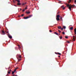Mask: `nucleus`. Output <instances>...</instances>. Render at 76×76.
<instances>
[{
	"mask_svg": "<svg viewBox=\"0 0 76 76\" xmlns=\"http://www.w3.org/2000/svg\"><path fill=\"white\" fill-rule=\"evenodd\" d=\"M74 3L76 4V0H75L74 1Z\"/></svg>",
	"mask_w": 76,
	"mask_h": 76,
	"instance_id": "nucleus-28",
	"label": "nucleus"
},
{
	"mask_svg": "<svg viewBox=\"0 0 76 76\" xmlns=\"http://www.w3.org/2000/svg\"><path fill=\"white\" fill-rule=\"evenodd\" d=\"M62 36H59V38H60V39H62Z\"/></svg>",
	"mask_w": 76,
	"mask_h": 76,
	"instance_id": "nucleus-19",
	"label": "nucleus"
},
{
	"mask_svg": "<svg viewBox=\"0 0 76 76\" xmlns=\"http://www.w3.org/2000/svg\"><path fill=\"white\" fill-rule=\"evenodd\" d=\"M54 34H56V35H58V34L57 33V32H54Z\"/></svg>",
	"mask_w": 76,
	"mask_h": 76,
	"instance_id": "nucleus-12",
	"label": "nucleus"
},
{
	"mask_svg": "<svg viewBox=\"0 0 76 76\" xmlns=\"http://www.w3.org/2000/svg\"><path fill=\"white\" fill-rule=\"evenodd\" d=\"M57 18H56V19L57 21H59L60 20V18H59V17H60V15H58L56 16Z\"/></svg>",
	"mask_w": 76,
	"mask_h": 76,
	"instance_id": "nucleus-2",
	"label": "nucleus"
},
{
	"mask_svg": "<svg viewBox=\"0 0 76 76\" xmlns=\"http://www.w3.org/2000/svg\"><path fill=\"white\" fill-rule=\"evenodd\" d=\"M15 1H15V0H13V2L14 3H15Z\"/></svg>",
	"mask_w": 76,
	"mask_h": 76,
	"instance_id": "nucleus-25",
	"label": "nucleus"
},
{
	"mask_svg": "<svg viewBox=\"0 0 76 76\" xmlns=\"http://www.w3.org/2000/svg\"><path fill=\"white\" fill-rule=\"evenodd\" d=\"M58 28L59 29H61V27L60 26H59L58 27Z\"/></svg>",
	"mask_w": 76,
	"mask_h": 76,
	"instance_id": "nucleus-11",
	"label": "nucleus"
},
{
	"mask_svg": "<svg viewBox=\"0 0 76 76\" xmlns=\"http://www.w3.org/2000/svg\"><path fill=\"white\" fill-rule=\"evenodd\" d=\"M16 69H15V70H14V72H16Z\"/></svg>",
	"mask_w": 76,
	"mask_h": 76,
	"instance_id": "nucleus-40",
	"label": "nucleus"
},
{
	"mask_svg": "<svg viewBox=\"0 0 76 76\" xmlns=\"http://www.w3.org/2000/svg\"><path fill=\"white\" fill-rule=\"evenodd\" d=\"M68 42V43L69 44V43H70V42H69V41H67V42Z\"/></svg>",
	"mask_w": 76,
	"mask_h": 76,
	"instance_id": "nucleus-35",
	"label": "nucleus"
},
{
	"mask_svg": "<svg viewBox=\"0 0 76 76\" xmlns=\"http://www.w3.org/2000/svg\"><path fill=\"white\" fill-rule=\"evenodd\" d=\"M12 76H15V75H12Z\"/></svg>",
	"mask_w": 76,
	"mask_h": 76,
	"instance_id": "nucleus-51",
	"label": "nucleus"
},
{
	"mask_svg": "<svg viewBox=\"0 0 76 76\" xmlns=\"http://www.w3.org/2000/svg\"><path fill=\"white\" fill-rule=\"evenodd\" d=\"M28 18H29V17H24L23 18V19H28Z\"/></svg>",
	"mask_w": 76,
	"mask_h": 76,
	"instance_id": "nucleus-6",
	"label": "nucleus"
},
{
	"mask_svg": "<svg viewBox=\"0 0 76 76\" xmlns=\"http://www.w3.org/2000/svg\"><path fill=\"white\" fill-rule=\"evenodd\" d=\"M73 41H75V38L74 37H73Z\"/></svg>",
	"mask_w": 76,
	"mask_h": 76,
	"instance_id": "nucleus-29",
	"label": "nucleus"
},
{
	"mask_svg": "<svg viewBox=\"0 0 76 76\" xmlns=\"http://www.w3.org/2000/svg\"><path fill=\"white\" fill-rule=\"evenodd\" d=\"M61 8L63 9V8H64V5H63L62 6H61Z\"/></svg>",
	"mask_w": 76,
	"mask_h": 76,
	"instance_id": "nucleus-16",
	"label": "nucleus"
},
{
	"mask_svg": "<svg viewBox=\"0 0 76 76\" xmlns=\"http://www.w3.org/2000/svg\"><path fill=\"white\" fill-rule=\"evenodd\" d=\"M2 33H1V35H5L6 33H5V32L3 30H2L1 31Z\"/></svg>",
	"mask_w": 76,
	"mask_h": 76,
	"instance_id": "nucleus-3",
	"label": "nucleus"
},
{
	"mask_svg": "<svg viewBox=\"0 0 76 76\" xmlns=\"http://www.w3.org/2000/svg\"><path fill=\"white\" fill-rule=\"evenodd\" d=\"M60 19H61V20H62V17H61Z\"/></svg>",
	"mask_w": 76,
	"mask_h": 76,
	"instance_id": "nucleus-38",
	"label": "nucleus"
},
{
	"mask_svg": "<svg viewBox=\"0 0 76 76\" xmlns=\"http://www.w3.org/2000/svg\"><path fill=\"white\" fill-rule=\"evenodd\" d=\"M59 35H60V34H59Z\"/></svg>",
	"mask_w": 76,
	"mask_h": 76,
	"instance_id": "nucleus-56",
	"label": "nucleus"
},
{
	"mask_svg": "<svg viewBox=\"0 0 76 76\" xmlns=\"http://www.w3.org/2000/svg\"><path fill=\"white\" fill-rule=\"evenodd\" d=\"M49 32H52V31H51V30H50L49 31Z\"/></svg>",
	"mask_w": 76,
	"mask_h": 76,
	"instance_id": "nucleus-36",
	"label": "nucleus"
},
{
	"mask_svg": "<svg viewBox=\"0 0 76 76\" xmlns=\"http://www.w3.org/2000/svg\"><path fill=\"white\" fill-rule=\"evenodd\" d=\"M59 3H60V2H59Z\"/></svg>",
	"mask_w": 76,
	"mask_h": 76,
	"instance_id": "nucleus-57",
	"label": "nucleus"
},
{
	"mask_svg": "<svg viewBox=\"0 0 76 76\" xmlns=\"http://www.w3.org/2000/svg\"><path fill=\"white\" fill-rule=\"evenodd\" d=\"M18 62H19V60H18Z\"/></svg>",
	"mask_w": 76,
	"mask_h": 76,
	"instance_id": "nucleus-47",
	"label": "nucleus"
},
{
	"mask_svg": "<svg viewBox=\"0 0 76 76\" xmlns=\"http://www.w3.org/2000/svg\"><path fill=\"white\" fill-rule=\"evenodd\" d=\"M73 27H71L70 28V29L71 30H73Z\"/></svg>",
	"mask_w": 76,
	"mask_h": 76,
	"instance_id": "nucleus-14",
	"label": "nucleus"
},
{
	"mask_svg": "<svg viewBox=\"0 0 76 76\" xmlns=\"http://www.w3.org/2000/svg\"><path fill=\"white\" fill-rule=\"evenodd\" d=\"M55 53L56 54H58V53H56V52H55Z\"/></svg>",
	"mask_w": 76,
	"mask_h": 76,
	"instance_id": "nucleus-37",
	"label": "nucleus"
},
{
	"mask_svg": "<svg viewBox=\"0 0 76 76\" xmlns=\"http://www.w3.org/2000/svg\"><path fill=\"white\" fill-rule=\"evenodd\" d=\"M14 73H15V72H14V71H12V74H14Z\"/></svg>",
	"mask_w": 76,
	"mask_h": 76,
	"instance_id": "nucleus-23",
	"label": "nucleus"
},
{
	"mask_svg": "<svg viewBox=\"0 0 76 76\" xmlns=\"http://www.w3.org/2000/svg\"><path fill=\"white\" fill-rule=\"evenodd\" d=\"M18 1V3H20V1H19V0H18V1Z\"/></svg>",
	"mask_w": 76,
	"mask_h": 76,
	"instance_id": "nucleus-27",
	"label": "nucleus"
},
{
	"mask_svg": "<svg viewBox=\"0 0 76 76\" xmlns=\"http://www.w3.org/2000/svg\"><path fill=\"white\" fill-rule=\"evenodd\" d=\"M10 74H7V76H9V75H10Z\"/></svg>",
	"mask_w": 76,
	"mask_h": 76,
	"instance_id": "nucleus-30",
	"label": "nucleus"
},
{
	"mask_svg": "<svg viewBox=\"0 0 76 76\" xmlns=\"http://www.w3.org/2000/svg\"><path fill=\"white\" fill-rule=\"evenodd\" d=\"M11 71H12V70H11V69H10L9 71L8 72V74H10Z\"/></svg>",
	"mask_w": 76,
	"mask_h": 76,
	"instance_id": "nucleus-9",
	"label": "nucleus"
},
{
	"mask_svg": "<svg viewBox=\"0 0 76 76\" xmlns=\"http://www.w3.org/2000/svg\"><path fill=\"white\" fill-rule=\"evenodd\" d=\"M58 57H60V56H58Z\"/></svg>",
	"mask_w": 76,
	"mask_h": 76,
	"instance_id": "nucleus-48",
	"label": "nucleus"
},
{
	"mask_svg": "<svg viewBox=\"0 0 76 76\" xmlns=\"http://www.w3.org/2000/svg\"><path fill=\"white\" fill-rule=\"evenodd\" d=\"M58 55H60V56L61 55V54L60 53H58Z\"/></svg>",
	"mask_w": 76,
	"mask_h": 76,
	"instance_id": "nucleus-18",
	"label": "nucleus"
},
{
	"mask_svg": "<svg viewBox=\"0 0 76 76\" xmlns=\"http://www.w3.org/2000/svg\"><path fill=\"white\" fill-rule=\"evenodd\" d=\"M64 28V29H66V26H63V28Z\"/></svg>",
	"mask_w": 76,
	"mask_h": 76,
	"instance_id": "nucleus-21",
	"label": "nucleus"
},
{
	"mask_svg": "<svg viewBox=\"0 0 76 76\" xmlns=\"http://www.w3.org/2000/svg\"><path fill=\"white\" fill-rule=\"evenodd\" d=\"M71 1H73V0H71Z\"/></svg>",
	"mask_w": 76,
	"mask_h": 76,
	"instance_id": "nucleus-43",
	"label": "nucleus"
},
{
	"mask_svg": "<svg viewBox=\"0 0 76 76\" xmlns=\"http://www.w3.org/2000/svg\"><path fill=\"white\" fill-rule=\"evenodd\" d=\"M23 16H24V15H23V14H22V15H21V16H22V17Z\"/></svg>",
	"mask_w": 76,
	"mask_h": 76,
	"instance_id": "nucleus-33",
	"label": "nucleus"
},
{
	"mask_svg": "<svg viewBox=\"0 0 76 76\" xmlns=\"http://www.w3.org/2000/svg\"><path fill=\"white\" fill-rule=\"evenodd\" d=\"M66 4V6L67 7H68V9H69L70 11H71L72 10V7H73V6L71 4Z\"/></svg>",
	"mask_w": 76,
	"mask_h": 76,
	"instance_id": "nucleus-1",
	"label": "nucleus"
},
{
	"mask_svg": "<svg viewBox=\"0 0 76 76\" xmlns=\"http://www.w3.org/2000/svg\"><path fill=\"white\" fill-rule=\"evenodd\" d=\"M33 15H30L28 16V18H31V17H32V16Z\"/></svg>",
	"mask_w": 76,
	"mask_h": 76,
	"instance_id": "nucleus-7",
	"label": "nucleus"
},
{
	"mask_svg": "<svg viewBox=\"0 0 76 76\" xmlns=\"http://www.w3.org/2000/svg\"><path fill=\"white\" fill-rule=\"evenodd\" d=\"M14 6H15L16 7H17V6L15 5H14Z\"/></svg>",
	"mask_w": 76,
	"mask_h": 76,
	"instance_id": "nucleus-44",
	"label": "nucleus"
},
{
	"mask_svg": "<svg viewBox=\"0 0 76 76\" xmlns=\"http://www.w3.org/2000/svg\"><path fill=\"white\" fill-rule=\"evenodd\" d=\"M20 10H22V9H20Z\"/></svg>",
	"mask_w": 76,
	"mask_h": 76,
	"instance_id": "nucleus-54",
	"label": "nucleus"
},
{
	"mask_svg": "<svg viewBox=\"0 0 76 76\" xmlns=\"http://www.w3.org/2000/svg\"><path fill=\"white\" fill-rule=\"evenodd\" d=\"M65 38H66L67 39V38H68V37H67V36H65Z\"/></svg>",
	"mask_w": 76,
	"mask_h": 76,
	"instance_id": "nucleus-31",
	"label": "nucleus"
},
{
	"mask_svg": "<svg viewBox=\"0 0 76 76\" xmlns=\"http://www.w3.org/2000/svg\"><path fill=\"white\" fill-rule=\"evenodd\" d=\"M25 10V9L23 10V12H24Z\"/></svg>",
	"mask_w": 76,
	"mask_h": 76,
	"instance_id": "nucleus-39",
	"label": "nucleus"
},
{
	"mask_svg": "<svg viewBox=\"0 0 76 76\" xmlns=\"http://www.w3.org/2000/svg\"><path fill=\"white\" fill-rule=\"evenodd\" d=\"M18 17H20V15H19L18 16Z\"/></svg>",
	"mask_w": 76,
	"mask_h": 76,
	"instance_id": "nucleus-46",
	"label": "nucleus"
},
{
	"mask_svg": "<svg viewBox=\"0 0 76 76\" xmlns=\"http://www.w3.org/2000/svg\"><path fill=\"white\" fill-rule=\"evenodd\" d=\"M1 28V27H0V28Z\"/></svg>",
	"mask_w": 76,
	"mask_h": 76,
	"instance_id": "nucleus-58",
	"label": "nucleus"
},
{
	"mask_svg": "<svg viewBox=\"0 0 76 76\" xmlns=\"http://www.w3.org/2000/svg\"><path fill=\"white\" fill-rule=\"evenodd\" d=\"M61 30H62V31H63V28H61Z\"/></svg>",
	"mask_w": 76,
	"mask_h": 76,
	"instance_id": "nucleus-34",
	"label": "nucleus"
},
{
	"mask_svg": "<svg viewBox=\"0 0 76 76\" xmlns=\"http://www.w3.org/2000/svg\"><path fill=\"white\" fill-rule=\"evenodd\" d=\"M26 13H27V14H29V13H31V12H26Z\"/></svg>",
	"mask_w": 76,
	"mask_h": 76,
	"instance_id": "nucleus-15",
	"label": "nucleus"
},
{
	"mask_svg": "<svg viewBox=\"0 0 76 76\" xmlns=\"http://www.w3.org/2000/svg\"><path fill=\"white\" fill-rule=\"evenodd\" d=\"M18 0H15V1H18Z\"/></svg>",
	"mask_w": 76,
	"mask_h": 76,
	"instance_id": "nucleus-52",
	"label": "nucleus"
},
{
	"mask_svg": "<svg viewBox=\"0 0 76 76\" xmlns=\"http://www.w3.org/2000/svg\"><path fill=\"white\" fill-rule=\"evenodd\" d=\"M18 60L19 61L21 60V59H19L18 58Z\"/></svg>",
	"mask_w": 76,
	"mask_h": 76,
	"instance_id": "nucleus-41",
	"label": "nucleus"
},
{
	"mask_svg": "<svg viewBox=\"0 0 76 76\" xmlns=\"http://www.w3.org/2000/svg\"><path fill=\"white\" fill-rule=\"evenodd\" d=\"M62 34H63V35L65 34V33H64V32H62Z\"/></svg>",
	"mask_w": 76,
	"mask_h": 76,
	"instance_id": "nucleus-26",
	"label": "nucleus"
},
{
	"mask_svg": "<svg viewBox=\"0 0 76 76\" xmlns=\"http://www.w3.org/2000/svg\"><path fill=\"white\" fill-rule=\"evenodd\" d=\"M73 38H75V36H73Z\"/></svg>",
	"mask_w": 76,
	"mask_h": 76,
	"instance_id": "nucleus-53",
	"label": "nucleus"
},
{
	"mask_svg": "<svg viewBox=\"0 0 76 76\" xmlns=\"http://www.w3.org/2000/svg\"><path fill=\"white\" fill-rule=\"evenodd\" d=\"M66 7H65L64 8H63V10H64L65 9V8Z\"/></svg>",
	"mask_w": 76,
	"mask_h": 76,
	"instance_id": "nucleus-32",
	"label": "nucleus"
},
{
	"mask_svg": "<svg viewBox=\"0 0 76 76\" xmlns=\"http://www.w3.org/2000/svg\"><path fill=\"white\" fill-rule=\"evenodd\" d=\"M74 32L75 34V35H76V28L75 29H74Z\"/></svg>",
	"mask_w": 76,
	"mask_h": 76,
	"instance_id": "nucleus-10",
	"label": "nucleus"
},
{
	"mask_svg": "<svg viewBox=\"0 0 76 76\" xmlns=\"http://www.w3.org/2000/svg\"><path fill=\"white\" fill-rule=\"evenodd\" d=\"M25 9L26 10L27 9V7L25 8Z\"/></svg>",
	"mask_w": 76,
	"mask_h": 76,
	"instance_id": "nucleus-42",
	"label": "nucleus"
},
{
	"mask_svg": "<svg viewBox=\"0 0 76 76\" xmlns=\"http://www.w3.org/2000/svg\"><path fill=\"white\" fill-rule=\"evenodd\" d=\"M18 48H20V45H18Z\"/></svg>",
	"mask_w": 76,
	"mask_h": 76,
	"instance_id": "nucleus-22",
	"label": "nucleus"
},
{
	"mask_svg": "<svg viewBox=\"0 0 76 76\" xmlns=\"http://www.w3.org/2000/svg\"><path fill=\"white\" fill-rule=\"evenodd\" d=\"M5 32H6V33H9V31L8 30V29H6Z\"/></svg>",
	"mask_w": 76,
	"mask_h": 76,
	"instance_id": "nucleus-5",
	"label": "nucleus"
},
{
	"mask_svg": "<svg viewBox=\"0 0 76 76\" xmlns=\"http://www.w3.org/2000/svg\"><path fill=\"white\" fill-rule=\"evenodd\" d=\"M15 76H18L17 75H15Z\"/></svg>",
	"mask_w": 76,
	"mask_h": 76,
	"instance_id": "nucleus-55",
	"label": "nucleus"
},
{
	"mask_svg": "<svg viewBox=\"0 0 76 76\" xmlns=\"http://www.w3.org/2000/svg\"><path fill=\"white\" fill-rule=\"evenodd\" d=\"M18 68H15V69L16 70L17 69H18Z\"/></svg>",
	"mask_w": 76,
	"mask_h": 76,
	"instance_id": "nucleus-45",
	"label": "nucleus"
},
{
	"mask_svg": "<svg viewBox=\"0 0 76 76\" xmlns=\"http://www.w3.org/2000/svg\"><path fill=\"white\" fill-rule=\"evenodd\" d=\"M75 5H73V7H75Z\"/></svg>",
	"mask_w": 76,
	"mask_h": 76,
	"instance_id": "nucleus-49",
	"label": "nucleus"
},
{
	"mask_svg": "<svg viewBox=\"0 0 76 76\" xmlns=\"http://www.w3.org/2000/svg\"><path fill=\"white\" fill-rule=\"evenodd\" d=\"M19 58H21V57H22V56H21L20 55L19 56Z\"/></svg>",
	"mask_w": 76,
	"mask_h": 76,
	"instance_id": "nucleus-24",
	"label": "nucleus"
},
{
	"mask_svg": "<svg viewBox=\"0 0 76 76\" xmlns=\"http://www.w3.org/2000/svg\"><path fill=\"white\" fill-rule=\"evenodd\" d=\"M58 31L59 32V34H60V33H61V31H60V30H58Z\"/></svg>",
	"mask_w": 76,
	"mask_h": 76,
	"instance_id": "nucleus-17",
	"label": "nucleus"
},
{
	"mask_svg": "<svg viewBox=\"0 0 76 76\" xmlns=\"http://www.w3.org/2000/svg\"><path fill=\"white\" fill-rule=\"evenodd\" d=\"M26 2H25L24 3H23L22 4V5H25V4H26Z\"/></svg>",
	"mask_w": 76,
	"mask_h": 76,
	"instance_id": "nucleus-13",
	"label": "nucleus"
},
{
	"mask_svg": "<svg viewBox=\"0 0 76 76\" xmlns=\"http://www.w3.org/2000/svg\"><path fill=\"white\" fill-rule=\"evenodd\" d=\"M17 5H18V6H20L21 5V3L20 2L18 3L17 4Z\"/></svg>",
	"mask_w": 76,
	"mask_h": 76,
	"instance_id": "nucleus-8",
	"label": "nucleus"
},
{
	"mask_svg": "<svg viewBox=\"0 0 76 76\" xmlns=\"http://www.w3.org/2000/svg\"><path fill=\"white\" fill-rule=\"evenodd\" d=\"M69 1L68 2V3H70V2H71V0H69Z\"/></svg>",
	"mask_w": 76,
	"mask_h": 76,
	"instance_id": "nucleus-20",
	"label": "nucleus"
},
{
	"mask_svg": "<svg viewBox=\"0 0 76 76\" xmlns=\"http://www.w3.org/2000/svg\"><path fill=\"white\" fill-rule=\"evenodd\" d=\"M7 35L8 37L9 38H10V39L12 38V36H10V34H9L8 33L7 34Z\"/></svg>",
	"mask_w": 76,
	"mask_h": 76,
	"instance_id": "nucleus-4",
	"label": "nucleus"
},
{
	"mask_svg": "<svg viewBox=\"0 0 76 76\" xmlns=\"http://www.w3.org/2000/svg\"><path fill=\"white\" fill-rule=\"evenodd\" d=\"M10 69V67H9V68H8V69Z\"/></svg>",
	"mask_w": 76,
	"mask_h": 76,
	"instance_id": "nucleus-50",
	"label": "nucleus"
}]
</instances>
